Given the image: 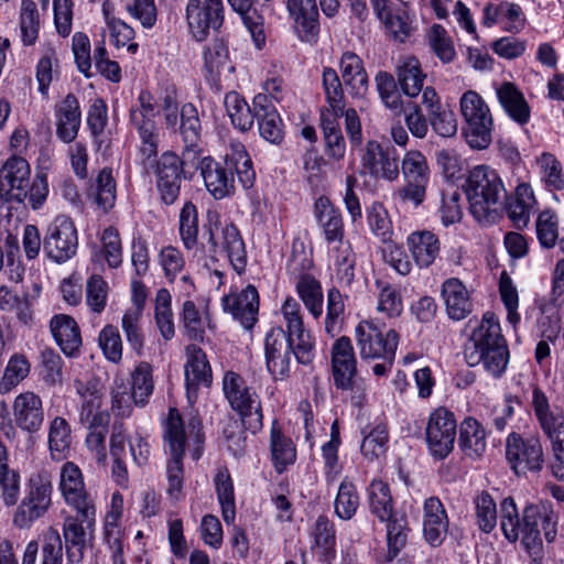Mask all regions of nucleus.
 <instances>
[{
  "mask_svg": "<svg viewBox=\"0 0 564 564\" xmlns=\"http://www.w3.org/2000/svg\"><path fill=\"white\" fill-rule=\"evenodd\" d=\"M314 216L323 229L327 243L344 240L345 229L340 210L325 196H321L314 204Z\"/></svg>",
  "mask_w": 564,
  "mask_h": 564,
  "instance_id": "nucleus-36",
  "label": "nucleus"
},
{
  "mask_svg": "<svg viewBox=\"0 0 564 564\" xmlns=\"http://www.w3.org/2000/svg\"><path fill=\"white\" fill-rule=\"evenodd\" d=\"M286 8L294 28L303 41H312L319 31L316 0H288Z\"/></svg>",
  "mask_w": 564,
  "mask_h": 564,
  "instance_id": "nucleus-33",
  "label": "nucleus"
},
{
  "mask_svg": "<svg viewBox=\"0 0 564 564\" xmlns=\"http://www.w3.org/2000/svg\"><path fill=\"white\" fill-rule=\"evenodd\" d=\"M341 88L356 99L364 98L369 89V79L362 59L352 52H345L339 61Z\"/></svg>",
  "mask_w": 564,
  "mask_h": 564,
  "instance_id": "nucleus-30",
  "label": "nucleus"
},
{
  "mask_svg": "<svg viewBox=\"0 0 564 564\" xmlns=\"http://www.w3.org/2000/svg\"><path fill=\"white\" fill-rule=\"evenodd\" d=\"M172 297L166 289H160L155 295V323L165 340L175 335L174 315L171 308Z\"/></svg>",
  "mask_w": 564,
  "mask_h": 564,
  "instance_id": "nucleus-52",
  "label": "nucleus"
},
{
  "mask_svg": "<svg viewBox=\"0 0 564 564\" xmlns=\"http://www.w3.org/2000/svg\"><path fill=\"white\" fill-rule=\"evenodd\" d=\"M323 88L330 110L321 115V126L324 133L326 154L341 161L346 154V142L338 122V115L345 108V94L338 79L337 72L332 67L323 69Z\"/></svg>",
  "mask_w": 564,
  "mask_h": 564,
  "instance_id": "nucleus-7",
  "label": "nucleus"
},
{
  "mask_svg": "<svg viewBox=\"0 0 564 564\" xmlns=\"http://www.w3.org/2000/svg\"><path fill=\"white\" fill-rule=\"evenodd\" d=\"M180 235L186 249H193L197 243L198 218L196 206L187 202L180 214Z\"/></svg>",
  "mask_w": 564,
  "mask_h": 564,
  "instance_id": "nucleus-61",
  "label": "nucleus"
},
{
  "mask_svg": "<svg viewBox=\"0 0 564 564\" xmlns=\"http://www.w3.org/2000/svg\"><path fill=\"white\" fill-rule=\"evenodd\" d=\"M448 531V518L444 505L437 497H430L423 507V533L433 546L440 545Z\"/></svg>",
  "mask_w": 564,
  "mask_h": 564,
  "instance_id": "nucleus-34",
  "label": "nucleus"
},
{
  "mask_svg": "<svg viewBox=\"0 0 564 564\" xmlns=\"http://www.w3.org/2000/svg\"><path fill=\"white\" fill-rule=\"evenodd\" d=\"M30 178L28 161L15 155L9 158L0 169V198L24 203Z\"/></svg>",
  "mask_w": 564,
  "mask_h": 564,
  "instance_id": "nucleus-24",
  "label": "nucleus"
},
{
  "mask_svg": "<svg viewBox=\"0 0 564 564\" xmlns=\"http://www.w3.org/2000/svg\"><path fill=\"white\" fill-rule=\"evenodd\" d=\"M296 341L286 338L283 326L272 327L264 338L265 365L274 380H284L290 377L292 360L296 357Z\"/></svg>",
  "mask_w": 564,
  "mask_h": 564,
  "instance_id": "nucleus-19",
  "label": "nucleus"
},
{
  "mask_svg": "<svg viewBox=\"0 0 564 564\" xmlns=\"http://www.w3.org/2000/svg\"><path fill=\"white\" fill-rule=\"evenodd\" d=\"M457 423L453 412L437 408L429 417L425 434L431 455L437 459L446 458L454 448Z\"/></svg>",
  "mask_w": 564,
  "mask_h": 564,
  "instance_id": "nucleus-20",
  "label": "nucleus"
},
{
  "mask_svg": "<svg viewBox=\"0 0 564 564\" xmlns=\"http://www.w3.org/2000/svg\"><path fill=\"white\" fill-rule=\"evenodd\" d=\"M464 355L469 366L482 364L494 377H500L505 372L509 361V350L494 313L484 314L465 346Z\"/></svg>",
  "mask_w": 564,
  "mask_h": 564,
  "instance_id": "nucleus-5",
  "label": "nucleus"
},
{
  "mask_svg": "<svg viewBox=\"0 0 564 564\" xmlns=\"http://www.w3.org/2000/svg\"><path fill=\"white\" fill-rule=\"evenodd\" d=\"M225 312L230 313L246 329H251L258 321L259 294L249 284L239 293H230L221 299Z\"/></svg>",
  "mask_w": 564,
  "mask_h": 564,
  "instance_id": "nucleus-28",
  "label": "nucleus"
},
{
  "mask_svg": "<svg viewBox=\"0 0 564 564\" xmlns=\"http://www.w3.org/2000/svg\"><path fill=\"white\" fill-rule=\"evenodd\" d=\"M19 24L23 44L33 45L37 40L40 30V13L33 0H22Z\"/></svg>",
  "mask_w": 564,
  "mask_h": 564,
  "instance_id": "nucleus-55",
  "label": "nucleus"
},
{
  "mask_svg": "<svg viewBox=\"0 0 564 564\" xmlns=\"http://www.w3.org/2000/svg\"><path fill=\"white\" fill-rule=\"evenodd\" d=\"M185 386L187 399L194 403L197 399L199 387H209L213 381V372L206 354L197 345H188L185 350Z\"/></svg>",
  "mask_w": 564,
  "mask_h": 564,
  "instance_id": "nucleus-26",
  "label": "nucleus"
},
{
  "mask_svg": "<svg viewBox=\"0 0 564 564\" xmlns=\"http://www.w3.org/2000/svg\"><path fill=\"white\" fill-rule=\"evenodd\" d=\"M159 113L156 101L151 93L142 90L138 97V104L130 110V120L138 130L142 141L140 151L150 160L156 155L159 134L154 118Z\"/></svg>",
  "mask_w": 564,
  "mask_h": 564,
  "instance_id": "nucleus-16",
  "label": "nucleus"
},
{
  "mask_svg": "<svg viewBox=\"0 0 564 564\" xmlns=\"http://www.w3.org/2000/svg\"><path fill=\"white\" fill-rule=\"evenodd\" d=\"M387 426L378 424L368 434H365L360 446L361 453L369 460L379 458L387 451Z\"/></svg>",
  "mask_w": 564,
  "mask_h": 564,
  "instance_id": "nucleus-62",
  "label": "nucleus"
},
{
  "mask_svg": "<svg viewBox=\"0 0 564 564\" xmlns=\"http://www.w3.org/2000/svg\"><path fill=\"white\" fill-rule=\"evenodd\" d=\"M535 203L533 191L529 184H519L514 197L505 204L509 218L518 228L525 227L530 220V212Z\"/></svg>",
  "mask_w": 564,
  "mask_h": 564,
  "instance_id": "nucleus-45",
  "label": "nucleus"
},
{
  "mask_svg": "<svg viewBox=\"0 0 564 564\" xmlns=\"http://www.w3.org/2000/svg\"><path fill=\"white\" fill-rule=\"evenodd\" d=\"M369 508L380 521L391 519L393 511L389 485L382 480L373 479L368 489Z\"/></svg>",
  "mask_w": 564,
  "mask_h": 564,
  "instance_id": "nucleus-50",
  "label": "nucleus"
},
{
  "mask_svg": "<svg viewBox=\"0 0 564 564\" xmlns=\"http://www.w3.org/2000/svg\"><path fill=\"white\" fill-rule=\"evenodd\" d=\"M188 30L196 41H204L210 30L224 23L223 0H188L185 8Z\"/></svg>",
  "mask_w": 564,
  "mask_h": 564,
  "instance_id": "nucleus-22",
  "label": "nucleus"
},
{
  "mask_svg": "<svg viewBox=\"0 0 564 564\" xmlns=\"http://www.w3.org/2000/svg\"><path fill=\"white\" fill-rule=\"evenodd\" d=\"M532 406L550 444L547 466L555 478L564 480V415L551 411L545 393L539 388L533 390ZM506 459L518 476L540 473L546 463L540 436L510 433L506 440Z\"/></svg>",
  "mask_w": 564,
  "mask_h": 564,
  "instance_id": "nucleus-1",
  "label": "nucleus"
},
{
  "mask_svg": "<svg viewBox=\"0 0 564 564\" xmlns=\"http://www.w3.org/2000/svg\"><path fill=\"white\" fill-rule=\"evenodd\" d=\"M253 105L260 135L270 143L280 144L284 137L283 122L275 107L261 94L253 98Z\"/></svg>",
  "mask_w": 564,
  "mask_h": 564,
  "instance_id": "nucleus-35",
  "label": "nucleus"
},
{
  "mask_svg": "<svg viewBox=\"0 0 564 564\" xmlns=\"http://www.w3.org/2000/svg\"><path fill=\"white\" fill-rule=\"evenodd\" d=\"M542 172V178L552 191L564 189V176L560 161L551 153H542L538 159Z\"/></svg>",
  "mask_w": 564,
  "mask_h": 564,
  "instance_id": "nucleus-64",
  "label": "nucleus"
},
{
  "mask_svg": "<svg viewBox=\"0 0 564 564\" xmlns=\"http://www.w3.org/2000/svg\"><path fill=\"white\" fill-rule=\"evenodd\" d=\"M476 523L480 531L490 533L497 525V503L490 494L481 491L474 499Z\"/></svg>",
  "mask_w": 564,
  "mask_h": 564,
  "instance_id": "nucleus-54",
  "label": "nucleus"
},
{
  "mask_svg": "<svg viewBox=\"0 0 564 564\" xmlns=\"http://www.w3.org/2000/svg\"><path fill=\"white\" fill-rule=\"evenodd\" d=\"M182 323L186 336L192 340H203L205 334V319L192 301L183 304Z\"/></svg>",
  "mask_w": 564,
  "mask_h": 564,
  "instance_id": "nucleus-63",
  "label": "nucleus"
},
{
  "mask_svg": "<svg viewBox=\"0 0 564 564\" xmlns=\"http://www.w3.org/2000/svg\"><path fill=\"white\" fill-rule=\"evenodd\" d=\"M469 210L478 221H494L505 208L507 189L498 172L488 165L475 166L466 182Z\"/></svg>",
  "mask_w": 564,
  "mask_h": 564,
  "instance_id": "nucleus-6",
  "label": "nucleus"
},
{
  "mask_svg": "<svg viewBox=\"0 0 564 564\" xmlns=\"http://www.w3.org/2000/svg\"><path fill=\"white\" fill-rule=\"evenodd\" d=\"M459 446L464 454L473 459L479 458L486 451V432L481 424L466 417L460 424Z\"/></svg>",
  "mask_w": 564,
  "mask_h": 564,
  "instance_id": "nucleus-43",
  "label": "nucleus"
},
{
  "mask_svg": "<svg viewBox=\"0 0 564 564\" xmlns=\"http://www.w3.org/2000/svg\"><path fill=\"white\" fill-rule=\"evenodd\" d=\"M441 295L448 317L462 321L471 314L474 304L466 285L457 278L446 279L441 286Z\"/></svg>",
  "mask_w": 564,
  "mask_h": 564,
  "instance_id": "nucleus-31",
  "label": "nucleus"
},
{
  "mask_svg": "<svg viewBox=\"0 0 564 564\" xmlns=\"http://www.w3.org/2000/svg\"><path fill=\"white\" fill-rule=\"evenodd\" d=\"M116 180L112 170L105 167L99 171L90 187L89 195L104 212L110 210L116 202Z\"/></svg>",
  "mask_w": 564,
  "mask_h": 564,
  "instance_id": "nucleus-48",
  "label": "nucleus"
},
{
  "mask_svg": "<svg viewBox=\"0 0 564 564\" xmlns=\"http://www.w3.org/2000/svg\"><path fill=\"white\" fill-rule=\"evenodd\" d=\"M75 389L80 398L79 423L83 426H108L110 415L102 410L104 391L99 380H75Z\"/></svg>",
  "mask_w": 564,
  "mask_h": 564,
  "instance_id": "nucleus-23",
  "label": "nucleus"
},
{
  "mask_svg": "<svg viewBox=\"0 0 564 564\" xmlns=\"http://www.w3.org/2000/svg\"><path fill=\"white\" fill-rule=\"evenodd\" d=\"M152 366L147 361L137 365L131 373V392L133 402L138 406H144L153 393L154 382Z\"/></svg>",
  "mask_w": 564,
  "mask_h": 564,
  "instance_id": "nucleus-49",
  "label": "nucleus"
},
{
  "mask_svg": "<svg viewBox=\"0 0 564 564\" xmlns=\"http://www.w3.org/2000/svg\"><path fill=\"white\" fill-rule=\"evenodd\" d=\"M224 104L234 127L240 131L251 129L254 118H257L253 104L250 108L247 101L236 91L226 94Z\"/></svg>",
  "mask_w": 564,
  "mask_h": 564,
  "instance_id": "nucleus-47",
  "label": "nucleus"
},
{
  "mask_svg": "<svg viewBox=\"0 0 564 564\" xmlns=\"http://www.w3.org/2000/svg\"><path fill=\"white\" fill-rule=\"evenodd\" d=\"M401 167L405 181H430L427 160L417 150H410L403 155Z\"/></svg>",
  "mask_w": 564,
  "mask_h": 564,
  "instance_id": "nucleus-60",
  "label": "nucleus"
},
{
  "mask_svg": "<svg viewBox=\"0 0 564 564\" xmlns=\"http://www.w3.org/2000/svg\"><path fill=\"white\" fill-rule=\"evenodd\" d=\"M59 490L65 502L73 509L95 507L86 490L82 470L73 462H66L61 467Z\"/></svg>",
  "mask_w": 564,
  "mask_h": 564,
  "instance_id": "nucleus-29",
  "label": "nucleus"
},
{
  "mask_svg": "<svg viewBox=\"0 0 564 564\" xmlns=\"http://www.w3.org/2000/svg\"><path fill=\"white\" fill-rule=\"evenodd\" d=\"M387 522V542L389 558H394L406 544V517L404 514H392Z\"/></svg>",
  "mask_w": 564,
  "mask_h": 564,
  "instance_id": "nucleus-57",
  "label": "nucleus"
},
{
  "mask_svg": "<svg viewBox=\"0 0 564 564\" xmlns=\"http://www.w3.org/2000/svg\"><path fill=\"white\" fill-rule=\"evenodd\" d=\"M397 77L402 93L414 98L422 91L426 75L422 72L416 57L404 56L397 65Z\"/></svg>",
  "mask_w": 564,
  "mask_h": 564,
  "instance_id": "nucleus-41",
  "label": "nucleus"
},
{
  "mask_svg": "<svg viewBox=\"0 0 564 564\" xmlns=\"http://www.w3.org/2000/svg\"><path fill=\"white\" fill-rule=\"evenodd\" d=\"M51 333L62 349L68 356L74 357L82 347V336L76 321L65 314H58L52 317L50 322Z\"/></svg>",
  "mask_w": 564,
  "mask_h": 564,
  "instance_id": "nucleus-37",
  "label": "nucleus"
},
{
  "mask_svg": "<svg viewBox=\"0 0 564 564\" xmlns=\"http://www.w3.org/2000/svg\"><path fill=\"white\" fill-rule=\"evenodd\" d=\"M55 133L59 141L72 143L82 126V109L78 98L69 93L54 105Z\"/></svg>",
  "mask_w": 564,
  "mask_h": 564,
  "instance_id": "nucleus-27",
  "label": "nucleus"
},
{
  "mask_svg": "<svg viewBox=\"0 0 564 564\" xmlns=\"http://www.w3.org/2000/svg\"><path fill=\"white\" fill-rule=\"evenodd\" d=\"M325 330L334 337L340 332L345 304L341 293L338 289L332 288L327 292Z\"/></svg>",
  "mask_w": 564,
  "mask_h": 564,
  "instance_id": "nucleus-59",
  "label": "nucleus"
},
{
  "mask_svg": "<svg viewBox=\"0 0 564 564\" xmlns=\"http://www.w3.org/2000/svg\"><path fill=\"white\" fill-rule=\"evenodd\" d=\"M223 390L231 409L239 414L245 430L252 434L259 432L263 426V414L257 392L248 387L240 375L234 371L225 373Z\"/></svg>",
  "mask_w": 564,
  "mask_h": 564,
  "instance_id": "nucleus-9",
  "label": "nucleus"
},
{
  "mask_svg": "<svg viewBox=\"0 0 564 564\" xmlns=\"http://www.w3.org/2000/svg\"><path fill=\"white\" fill-rule=\"evenodd\" d=\"M53 491L52 473L44 467L33 470L25 481L24 496L14 511L13 525L30 529L37 519L44 517L52 507Z\"/></svg>",
  "mask_w": 564,
  "mask_h": 564,
  "instance_id": "nucleus-8",
  "label": "nucleus"
},
{
  "mask_svg": "<svg viewBox=\"0 0 564 564\" xmlns=\"http://www.w3.org/2000/svg\"><path fill=\"white\" fill-rule=\"evenodd\" d=\"M163 441L170 455L166 464L167 494L180 499L184 481L183 457L185 448L192 442L195 448L192 453L194 459L200 457L199 445L203 443L202 422L192 416L185 424L176 409H170L163 423Z\"/></svg>",
  "mask_w": 564,
  "mask_h": 564,
  "instance_id": "nucleus-3",
  "label": "nucleus"
},
{
  "mask_svg": "<svg viewBox=\"0 0 564 564\" xmlns=\"http://www.w3.org/2000/svg\"><path fill=\"white\" fill-rule=\"evenodd\" d=\"M286 338L296 341V361L311 365L315 357V339L304 327L302 307L294 297H286L281 306Z\"/></svg>",
  "mask_w": 564,
  "mask_h": 564,
  "instance_id": "nucleus-13",
  "label": "nucleus"
},
{
  "mask_svg": "<svg viewBox=\"0 0 564 564\" xmlns=\"http://www.w3.org/2000/svg\"><path fill=\"white\" fill-rule=\"evenodd\" d=\"M499 514L505 538L510 542L521 539V544L533 561L542 554L541 532L547 542H553L556 536L557 517L544 506H527L520 519L513 498L506 497L500 502Z\"/></svg>",
  "mask_w": 564,
  "mask_h": 564,
  "instance_id": "nucleus-2",
  "label": "nucleus"
},
{
  "mask_svg": "<svg viewBox=\"0 0 564 564\" xmlns=\"http://www.w3.org/2000/svg\"><path fill=\"white\" fill-rule=\"evenodd\" d=\"M459 104L465 122L463 132L467 143L476 150L487 149L492 140L494 126L489 107L474 90L464 93Z\"/></svg>",
  "mask_w": 564,
  "mask_h": 564,
  "instance_id": "nucleus-10",
  "label": "nucleus"
},
{
  "mask_svg": "<svg viewBox=\"0 0 564 564\" xmlns=\"http://www.w3.org/2000/svg\"><path fill=\"white\" fill-rule=\"evenodd\" d=\"M72 443L70 426L64 417L55 416L48 427V449L53 460L65 459Z\"/></svg>",
  "mask_w": 564,
  "mask_h": 564,
  "instance_id": "nucleus-46",
  "label": "nucleus"
},
{
  "mask_svg": "<svg viewBox=\"0 0 564 564\" xmlns=\"http://www.w3.org/2000/svg\"><path fill=\"white\" fill-rule=\"evenodd\" d=\"M270 448L275 470L282 474L296 460V449L292 440L286 437L274 422L271 427Z\"/></svg>",
  "mask_w": 564,
  "mask_h": 564,
  "instance_id": "nucleus-44",
  "label": "nucleus"
},
{
  "mask_svg": "<svg viewBox=\"0 0 564 564\" xmlns=\"http://www.w3.org/2000/svg\"><path fill=\"white\" fill-rule=\"evenodd\" d=\"M360 174L377 180L393 182L398 180L399 156L395 149L384 147L376 140H368L360 150Z\"/></svg>",
  "mask_w": 564,
  "mask_h": 564,
  "instance_id": "nucleus-15",
  "label": "nucleus"
},
{
  "mask_svg": "<svg viewBox=\"0 0 564 564\" xmlns=\"http://www.w3.org/2000/svg\"><path fill=\"white\" fill-rule=\"evenodd\" d=\"M355 335L362 359H394L399 340L395 330L384 333L373 322L362 321L356 326Z\"/></svg>",
  "mask_w": 564,
  "mask_h": 564,
  "instance_id": "nucleus-14",
  "label": "nucleus"
},
{
  "mask_svg": "<svg viewBox=\"0 0 564 564\" xmlns=\"http://www.w3.org/2000/svg\"><path fill=\"white\" fill-rule=\"evenodd\" d=\"M205 78L216 84L224 72L231 73L235 67L229 61L228 46L224 40L216 39L207 45L203 53Z\"/></svg>",
  "mask_w": 564,
  "mask_h": 564,
  "instance_id": "nucleus-38",
  "label": "nucleus"
},
{
  "mask_svg": "<svg viewBox=\"0 0 564 564\" xmlns=\"http://www.w3.org/2000/svg\"><path fill=\"white\" fill-rule=\"evenodd\" d=\"M497 97L509 117L519 124L530 119V107L523 94L512 84L503 83L497 88Z\"/></svg>",
  "mask_w": 564,
  "mask_h": 564,
  "instance_id": "nucleus-42",
  "label": "nucleus"
},
{
  "mask_svg": "<svg viewBox=\"0 0 564 564\" xmlns=\"http://www.w3.org/2000/svg\"><path fill=\"white\" fill-rule=\"evenodd\" d=\"M367 221L371 232L382 242L391 240L393 232L392 223L383 204L379 202L372 203L367 209Z\"/></svg>",
  "mask_w": 564,
  "mask_h": 564,
  "instance_id": "nucleus-58",
  "label": "nucleus"
},
{
  "mask_svg": "<svg viewBox=\"0 0 564 564\" xmlns=\"http://www.w3.org/2000/svg\"><path fill=\"white\" fill-rule=\"evenodd\" d=\"M216 492L221 507L223 519L231 524L236 518L234 484L226 468L219 469L215 477Z\"/></svg>",
  "mask_w": 564,
  "mask_h": 564,
  "instance_id": "nucleus-51",
  "label": "nucleus"
},
{
  "mask_svg": "<svg viewBox=\"0 0 564 564\" xmlns=\"http://www.w3.org/2000/svg\"><path fill=\"white\" fill-rule=\"evenodd\" d=\"M312 535L314 539L312 546L314 554L322 563L329 564L336 555L334 523L326 516H319L314 523Z\"/></svg>",
  "mask_w": 564,
  "mask_h": 564,
  "instance_id": "nucleus-40",
  "label": "nucleus"
},
{
  "mask_svg": "<svg viewBox=\"0 0 564 564\" xmlns=\"http://www.w3.org/2000/svg\"><path fill=\"white\" fill-rule=\"evenodd\" d=\"M154 174L161 200L172 205L180 195L182 176H184L180 158L173 152H164L155 162Z\"/></svg>",
  "mask_w": 564,
  "mask_h": 564,
  "instance_id": "nucleus-25",
  "label": "nucleus"
},
{
  "mask_svg": "<svg viewBox=\"0 0 564 564\" xmlns=\"http://www.w3.org/2000/svg\"><path fill=\"white\" fill-rule=\"evenodd\" d=\"M13 416L18 427L29 433L37 432L44 421V410L41 398L28 391L19 394L13 403Z\"/></svg>",
  "mask_w": 564,
  "mask_h": 564,
  "instance_id": "nucleus-32",
  "label": "nucleus"
},
{
  "mask_svg": "<svg viewBox=\"0 0 564 564\" xmlns=\"http://www.w3.org/2000/svg\"><path fill=\"white\" fill-rule=\"evenodd\" d=\"M408 246L420 268H429L440 254L441 242L431 231H415L408 237Z\"/></svg>",
  "mask_w": 564,
  "mask_h": 564,
  "instance_id": "nucleus-39",
  "label": "nucleus"
},
{
  "mask_svg": "<svg viewBox=\"0 0 564 564\" xmlns=\"http://www.w3.org/2000/svg\"><path fill=\"white\" fill-rule=\"evenodd\" d=\"M357 360L351 340L343 336L332 347V372L335 386L341 390H350L351 403L361 406L365 399V389L357 380Z\"/></svg>",
  "mask_w": 564,
  "mask_h": 564,
  "instance_id": "nucleus-12",
  "label": "nucleus"
},
{
  "mask_svg": "<svg viewBox=\"0 0 564 564\" xmlns=\"http://www.w3.org/2000/svg\"><path fill=\"white\" fill-rule=\"evenodd\" d=\"M76 514L64 517L62 531L68 563L83 561L86 546L94 540L96 507L74 509Z\"/></svg>",
  "mask_w": 564,
  "mask_h": 564,
  "instance_id": "nucleus-11",
  "label": "nucleus"
},
{
  "mask_svg": "<svg viewBox=\"0 0 564 564\" xmlns=\"http://www.w3.org/2000/svg\"><path fill=\"white\" fill-rule=\"evenodd\" d=\"M208 232L213 256L225 254L234 270L242 273L247 265V251L239 229L232 223H225L215 224Z\"/></svg>",
  "mask_w": 564,
  "mask_h": 564,
  "instance_id": "nucleus-18",
  "label": "nucleus"
},
{
  "mask_svg": "<svg viewBox=\"0 0 564 564\" xmlns=\"http://www.w3.org/2000/svg\"><path fill=\"white\" fill-rule=\"evenodd\" d=\"M311 267L312 261L305 254L293 253L288 263L289 272L293 275H297L295 289L299 297L308 313L315 319H318L324 311L322 284L313 275L302 272L308 270Z\"/></svg>",
  "mask_w": 564,
  "mask_h": 564,
  "instance_id": "nucleus-17",
  "label": "nucleus"
},
{
  "mask_svg": "<svg viewBox=\"0 0 564 564\" xmlns=\"http://www.w3.org/2000/svg\"><path fill=\"white\" fill-rule=\"evenodd\" d=\"M375 80L383 105L394 113L400 115L403 111V102L394 77L388 72H379Z\"/></svg>",
  "mask_w": 564,
  "mask_h": 564,
  "instance_id": "nucleus-56",
  "label": "nucleus"
},
{
  "mask_svg": "<svg viewBox=\"0 0 564 564\" xmlns=\"http://www.w3.org/2000/svg\"><path fill=\"white\" fill-rule=\"evenodd\" d=\"M78 247L77 229L74 221L65 215L57 216L47 227L43 241L46 256L63 263L75 256Z\"/></svg>",
  "mask_w": 564,
  "mask_h": 564,
  "instance_id": "nucleus-21",
  "label": "nucleus"
},
{
  "mask_svg": "<svg viewBox=\"0 0 564 564\" xmlns=\"http://www.w3.org/2000/svg\"><path fill=\"white\" fill-rule=\"evenodd\" d=\"M235 173L243 188L252 187L256 181L252 161L240 141L230 140L224 163L207 155L200 175L209 194L215 199H223L235 192Z\"/></svg>",
  "mask_w": 564,
  "mask_h": 564,
  "instance_id": "nucleus-4",
  "label": "nucleus"
},
{
  "mask_svg": "<svg viewBox=\"0 0 564 564\" xmlns=\"http://www.w3.org/2000/svg\"><path fill=\"white\" fill-rule=\"evenodd\" d=\"M335 513L343 520H350L359 507V495L355 484L345 478L341 480L335 498Z\"/></svg>",
  "mask_w": 564,
  "mask_h": 564,
  "instance_id": "nucleus-53",
  "label": "nucleus"
}]
</instances>
